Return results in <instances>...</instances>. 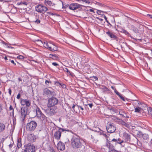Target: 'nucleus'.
Returning <instances> with one entry per match:
<instances>
[{
  "instance_id": "1",
  "label": "nucleus",
  "mask_w": 152,
  "mask_h": 152,
  "mask_svg": "<svg viewBox=\"0 0 152 152\" xmlns=\"http://www.w3.org/2000/svg\"><path fill=\"white\" fill-rule=\"evenodd\" d=\"M72 147L74 148H85V142L77 136H73L71 140Z\"/></svg>"
},
{
  "instance_id": "2",
  "label": "nucleus",
  "mask_w": 152,
  "mask_h": 152,
  "mask_svg": "<svg viewBox=\"0 0 152 152\" xmlns=\"http://www.w3.org/2000/svg\"><path fill=\"white\" fill-rule=\"evenodd\" d=\"M35 116H36L43 124H45L48 121L47 117L42 113L40 109L37 106L35 108Z\"/></svg>"
},
{
  "instance_id": "3",
  "label": "nucleus",
  "mask_w": 152,
  "mask_h": 152,
  "mask_svg": "<svg viewBox=\"0 0 152 152\" xmlns=\"http://www.w3.org/2000/svg\"><path fill=\"white\" fill-rule=\"evenodd\" d=\"M58 130L54 134L55 138L57 140H60L62 133H66V132H72V130L67 129H64L60 127H58Z\"/></svg>"
},
{
  "instance_id": "4",
  "label": "nucleus",
  "mask_w": 152,
  "mask_h": 152,
  "mask_svg": "<svg viewBox=\"0 0 152 152\" xmlns=\"http://www.w3.org/2000/svg\"><path fill=\"white\" fill-rule=\"evenodd\" d=\"M28 109V107H23L21 108L20 119L23 123L24 122L25 118L27 115Z\"/></svg>"
},
{
  "instance_id": "5",
  "label": "nucleus",
  "mask_w": 152,
  "mask_h": 152,
  "mask_svg": "<svg viewBox=\"0 0 152 152\" xmlns=\"http://www.w3.org/2000/svg\"><path fill=\"white\" fill-rule=\"evenodd\" d=\"M37 126L36 122L34 121H32L27 124L26 129L27 131L32 132L35 129Z\"/></svg>"
},
{
  "instance_id": "6",
  "label": "nucleus",
  "mask_w": 152,
  "mask_h": 152,
  "mask_svg": "<svg viewBox=\"0 0 152 152\" xmlns=\"http://www.w3.org/2000/svg\"><path fill=\"white\" fill-rule=\"evenodd\" d=\"M25 152H35V148L34 144L31 143H25L24 145Z\"/></svg>"
},
{
  "instance_id": "7",
  "label": "nucleus",
  "mask_w": 152,
  "mask_h": 152,
  "mask_svg": "<svg viewBox=\"0 0 152 152\" xmlns=\"http://www.w3.org/2000/svg\"><path fill=\"white\" fill-rule=\"evenodd\" d=\"M58 99L52 96L48 99V107H51L55 106L58 103Z\"/></svg>"
},
{
  "instance_id": "8",
  "label": "nucleus",
  "mask_w": 152,
  "mask_h": 152,
  "mask_svg": "<svg viewBox=\"0 0 152 152\" xmlns=\"http://www.w3.org/2000/svg\"><path fill=\"white\" fill-rule=\"evenodd\" d=\"M36 11L39 13H45L47 10L48 8L45 6L41 4H38L35 7Z\"/></svg>"
},
{
  "instance_id": "9",
  "label": "nucleus",
  "mask_w": 152,
  "mask_h": 152,
  "mask_svg": "<svg viewBox=\"0 0 152 152\" xmlns=\"http://www.w3.org/2000/svg\"><path fill=\"white\" fill-rule=\"evenodd\" d=\"M106 129L108 132L111 133L115 132L116 128L113 123L108 122L107 124Z\"/></svg>"
},
{
  "instance_id": "10",
  "label": "nucleus",
  "mask_w": 152,
  "mask_h": 152,
  "mask_svg": "<svg viewBox=\"0 0 152 152\" xmlns=\"http://www.w3.org/2000/svg\"><path fill=\"white\" fill-rule=\"evenodd\" d=\"M82 6L84 7L77 3H72L69 5V8L71 10H74L77 9H82Z\"/></svg>"
},
{
  "instance_id": "11",
  "label": "nucleus",
  "mask_w": 152,
  "mask_h": 152,
  "mask_svg": "<svg viewBox=\"0 0 152 152\" xmlns=\"http://www.w3.org/2000/svg\"><path fill=\"white\" fill-rule=\"evenodd\" d=\"M106 33L108 37H110L111 38L115 40L116 41L118 40V37L117 35L115 34V33L110 31H108L106 32Z\"/></svg>"
},
{
  "instance_id": "12",
  "label": "nucleus",
  "mask_w": 152,
  "mask_h": 152,
  "mask_svg": "<svg viewBox=\"0 0 152 152\" xmlns=\"http://www.w3.org/2000/svg\"><path fill=\"white\" fill-rule=\"evenodd\" d=\"M137 134L138 137L140 138L142 137L144 140H148L149 138V135L148 134H143L141 132H138Z\"/></svg>"
},
{
  "instance_id": "13",
  "label": "nucleus",
  "mask_w": 152,
  "mask_h": 152,
  "mask_svg": "<svg viewBox=\"0 0 152 152\" xmlns=\"http://www.w3.org/2000/svg\"><path fill=\"white\" fill-rule=\"evenodd\" d=\"M20 103L22 105H26L25 107H28L30 105L31 103L29 100L26 99H23L22 98L20 99Z\"/></svg>"
},
{
  "instance_id": "14",
  "label": "nucleus",
  "mask_w": 152,
  "mask_h": 152,
  "mask_svg": "<svg viewBox=\"0 0 152 152\" xmlns=\"http://www.w3.org/2000/svg\"><path fill=\"white\" fill-rule=\"evenodd\" d=\"M111 142L112 141L109 140L107 139L106 146L110 150H111V151H112L115 150V149H114V147L111 143Z\"/></svg>"
},
{
  "instance_id": "15",
  "label": "nucleus",
  "mask_w": 152,
  "mask_h": 152,
  "mask_svg": "<svg viewBox=\"0 0 152 152\" xmlns=\"http://www.w3.org/2000/svg\"><path fill=\"white\" fill-rule=\"evenodd\" d=\"M56 108L55 107H54V109L53 108H50L48 110V113L47 114L49 116H51L55 114L56 112Z\"/></svg>"
},
{
  "instance_id": "16",
  "label": "nucleus",
  "mask_w": 152,
  "mask_h": 152,
  "mask_svg": "<svg viewBox=\"0 0 152 152\" xmlns=\"http://www.w3.org/2000/svg\"><path fill=\"white\" fill-rule=\"evenodd\" d=\"M57 148L61 151H63L65 149V145L61 142L60 141L57 145Z\"/></svg>"
},
{
  "instance_id": "17",
  "label": "nucleus",
  "mask_w": 152,
  "mask_h": 152,
  "mask_svg": "<svg viewBox=\"0 0 152 152\" xmlns=\"http://www.w3.org/2000/svg\"><path fill=\"white\" fill-rule=\"evenodd\" d=\"M36 138L34 134H31L29 135L27 137V139L30 142H34Z\"/></svg>"
},
{
  "instance_id": "18",
  "label": "nucleus",
  "mask_w": 152,
  "mask_h": 152,
  "mask_svg": "<svg viewBox=\"0 0 152 152\" xmlns=\"http://www.w3.org/2000/svg\"><path fill=\"white\" fill-rule=\"evenodd\" d=\"M53 92L49 90L48 88L44 89L43 91V94L44 95H51L53 94Z\"/></svg>"
},
{
  "instance_id": "19",
  "label": "nucleus",
  "mask_w": 152,
  "mask_h": 152,
  "mask_svg": "<svg viewBox=\"0 0 152 152\" xmlns=\"http://www.w3.org/2000/svg\"><path fill=\"white\" fill-rule=\"evenodd\" d=\"M44 46L50 50L52 51H53V49L51 46V43H48L47 42H44Z\"/></svg>"
},
{
  "instance_id": "20",
  "label": "nucleus",
  "mask_w": 152,
  "mask_h": 152,
  "mask_svg": "<svg viewBox=\"0 0 152 152\" xmlns=\"http://www.w3.org/2000/svg\"><path fill=\"white\" fill-rule=\"evenodd\" d=\"M123 137L126 140L129 141H130V136L129 134L126 133V132H125L123 134Z\"/></svg>"
},
{
  "instance_id": "21",
  "label": "nucleus",
  "mask_w": 152,
  "mask_h": 152,
  "mask_svg": "<svg viewBox=\"0 0 152 152\" xmlns=\"http://www.w3.org/2000/svg\"><path fill=\"white\" fill-rule=\"evenodd\" d=\"M49 57L54 60H56L59 58L58 56L56 54H50Z\"/></svg>"
},
{
  "instance_id": "22",
  "label": "nucleus",
  "mask_w": 152,
  "mask_h": 152,
  "mask_svg": "<svg viewBox=\"0 0 152 152\" xmlns=\"http://www.w3.org/2000/svg\"><path fill=\"white\" fill-rule=\"evenodd\" d=\"M118 144H120L121 146H124L125 144H123V143L124 141L123 140H121L120 138L116 139Z\"/></svg>"
},
{
  "instance_id": "23",
  "label": "nucleus",
  "mask_w": 152,
  "mask_h": 152,
  "mask_svg": "<svg viewBox=\"0 0 152 152\" xmlns=\"http://www.w3.org/2000/svg\"><path fill=\"white\" fill-rule=\"evenodd\" d=\"M100 89H102L103 91H109V89L105 86L103 85H100L99 86Z\"/></svg>"
},
{
  "instance_id": "24",
  "label": "nucleus",
  "mask_w": 152,
  "mask_h": 152,
  "mask_svg": "<svg viewBox=\"0 0 152 152\" xmlns=\"http://www.w3.org/2000/svg\"><path fill=\"white\" fill-rule=\"evenodd\" d=\"M131 28L133 31L136 33H139L138 29L133 25L131 26Z\"/></svg>"
},
{
  "instance_id": "25",
  "label": "nucleus",
  "mask_w": 152,
  "mask_h": 152,
  "mask_svg": "<svg viewBox=\"0 0 152 152\" xmlns=\"http://www.w3.org/2000/svg\"><path fill=\"white\" fill-rule=\"evenodd\" d=\"M21 138H18L17 141V146L18 148H20L22 146V143L21 142Z\"/></svg>"
},
{
  "instance_id": "26",
  "label": "nucleus",
  "mask_w": 152,
  "mask_h": 152,
  "mask_svg": "<svg viewBox=\"0 0 152 152\" xmlns=\"http://www.w3.org/2000/svg\"><path fill=\"white\" fill-rule=\"evenodd\" d=\"M5 125L3 123H0V132H3L5 129Z\"/></svg>"
},
{
  "instance_id": "27",
  "label": "nucleus",
  "mask_w": 152,
  "mask_h": 152,
  "mask_svg": "<svg viewBox=\"0 0 152 152\" xmlns=\"http://www.w3.org/2000/svg\"><path fill=\"white\" fill-rule=\"evenodd\" d=\"M45 4L47 5V4L49 6H53V5H55L54 4L52 3V2L50 1H48L47 0H45L44 2Z\"/></svg>"
},
{
  "instance_id": "28",
  "label": "nucleus",
  "mask_w": 152,
  "mask_h": 152,
  "mask_svg": "<svg viewBox=\"0 0 152 152\" xmlns=\"http://www.w3.org/2000/svg\"><path fill=\"white\" fill-rule=\"evenodd\" d=\"M120 122L121 124L125 126H126V127H127V128L129 127V125L128 124L126 123L124 121H123L122 120H120Z\"/></svg>"
},
{
  "instance_id": "29",
  "label": "nucleus",
  "mask_w": 152,
  "mask_h": 152,
  "mask_svg": "<svg viewBox=\"0 0 152 152\" xmlns=\"http://www.w3.org/2000/svg\"><path fill=\"white\" fill-rule=\"evenodd\" d=\"M141 108L139 107H137L135 108L134 110V112L135 113H140L141 111Z\"/></svg>"
},
{
  "instance_id": "30",
  "label": "nucleus",
  "mask_w": 152,
  "mask_h": 152,
  "mask_svg": "<svg viewBox=\"0 0 152 152\" xmlns=\"http://www.w3.org/2000/svg\"><path fill=\"white\" fill-rule=\"evenodd\" d=\"M76 107L78 108L79 110L81 113L83 112L84 108L82 106L77 105H76Z\"/></svg>"
},
{
  "instance_id": "31",
  "label": "nucleus",
  "mask_w": 152,
  "mask_h": 152,
  "mask_svg": "<svg viewBox=\"0 0 152 152\" xmlns=\"http://www.w3.org/2000/svg\"><path fill=\"white\" fill-rule=\"evenodd\" d=\"M118 96H119L120 98L123 101H125L124 97L118 92L116 94Z\"/></svg>"
},
{
  "instance_id": "32",
  "label": "nucleus",
  "mask_w": 152,
  "mask_h": 152,
  "mask_svg": "<svg viewBox=\"0 0 152 152\" xmlns=\"http://www.w3.org/2000/svg\"><path fill=\"white\" fill-rule=\"evenodd\" d=\"M51 46L53 49V51H57L58 50V47L56 46L53 44H51Z\"/></svg>"
},
{
  "instance_id": "33",
  "label": "nucleus",
  "mask_w": 152,
  "mask_h": 152,
  "mask_svg": "<svg viewBox=\"0 0 152 152\" xmlns=\"http://www.w3.org/2000/svg\"><path fill=\"white\" fill-rule=\"evenodd\" d=\"M122 32L126 35H130L129 32L127 31L124 29H123L122 30Z\"/></svg>"
},
{
  "instance_id": "34",
  "label": "nucleus",
  "mask_w": 152,
  "mask_h": 152,
  "mask_svg": "<svg viewBox=\"0 0 152 152\" xmlns=\"http://www.w3.org/2000/svg\"><path fill=\"white\" fill-rule=\"evenodd\" d=\"M52 64L54 66H56L57 68H58L59 65L58 64L56 63V62H53L52 63Z\"/></svg>"
},
{
  "instance_id": "35",
  "label": "nucleus",
  "mask_w": 152,
  "mask_h": 152,
  "mask_svg": "<svg viewBox=\"0 0 152 152\" xmlns=\"http://www.w3.org/2000/svg\"><path fill=\"white\" fill-rule=\"evenodd\" d=\"M64 71L67 72L68 74H71L70 72L68 70L67 68H65L64 69Z\"/></svg>"
},
{
  "instance_id": "36",
  "label": "nucleus",
  "mask_w": 152,
  "mask_h": 152,
  "mask_svg": "<svg viewBox=\"0 0 152 152\" xmlns=\"http://www.w3.org/2000/svg\"><path fill=\"white\" fill-rule=\"evenodd\" d=\"M55 84L57 86H60L59 87H61V83H59L58 81H57L55 82Z\"/></svg>"
},
{
  "instance_id": "37",
  "label": "nucleus",
  "mask_w": 152,
  "mask_h": 152,
  "mask_svg": "<svg viewBox=\"0 0 152 152\" xmlns=\"http://www.w3.org/2000/svg\"><path fill=\"white\" fill-rule=\"evenodd\" d=\"M123 113H125V112H124L123 110H121L119 112L120 115H122L123 116H124Z\"/></svg>"
},
{
  "instance_id": "38",
  "label": "nucleus",
  "mask_w": 152,
  "mask_h": 152,
  "mask_svg": "<svg viewBox=\"0 0 152 152\" xmlns=\"http://www.w3.org/2000/svg\"><path fill=\"white\" fill-rule=\"evenodd\" d=\"M24 58V57L22 55H19L17 57V58L20 59H23Z\"/></svg>"
},
{
  "instance_id": "39",
  "label": "nucleus",
  "mask_w": 152,
  "mask_h": 152,
  "mask_svg": "<svg viewBox=\"0 0 152 152\" xmlns=\"http://www.w3.org/2000/svg\"><path fill=\"white\" fill-rule=\"evenodd\" d=\"M40 21L39 19H37V20L34 21L35 23L39 24L40 23Z\"/></svg>"
},
{
  "instance_id": "40",
  "label": "nucleus",
  "mask_w": 152,
  "mask_h": 152,
  "mask_svg": "<svg viewBox=\"0 0 152 152\" xmlns=\"http://www.w3.org/2000/svg\"><path fill=\"white\" fill-rule=\"evenodd\" d=\"M111 88L112 89L114 90L115 93L116 94L117 92H118V91H117V90L113 86H111Z\"/></svg>"
},
{
  "instance_id": "41",
  "label": "nucleus",
  "mask_w": 152,
  "mask_h": 152,
  "mask_svg": "<svg viewBox=\"0 0 152 152\" xmlns=\"http://www.w3.org/2000/svg\"><path fill=\"white\" fill-rule=\"evenodd\" d=\"M9 110H12V112L13 114V115L14 114V110L13 109L12 106L11 105H10V107H9Z\"/></svg>"
},
{
  "instance_id": "42",
  "label": "nucleus",
  "mask_w": 152,
  "mask_h": 152,
  "mask_svg": "<svg viewBox=\"0 0 152 152\" xmlns=\"http://www.w3.org/2000/svg\"><path fill=\"white\" fill-rule=\"evenodd\" d=\"M112 141L114 142L115 143V145H117V144H118V143L117 142V141L116 139L114 138V139H113L112 140Z\"/></svg>"
},
{
  "instance_id": "43",
  "label": "nucleus",
  "mask_w": 152,
  "mask_h": 152,
  "mask_svg": "<svg viewBox=\"0 0 152 152\" xmlns=\"http://www.w3.org/2000/svg\"><path fill=\"white\" fill-rule=\"evenodd\" d=\"M12 0H0L1 2H9L12 1Z\"/></svg>"
},
{
  "instance_id": "44",
  "label": "nucleus",
  "mask_w": 152,
  "mask_h": 152,
  "mask_svg": "<svg viewBox=\"0 0 152 152\" xmlns=\"http://www.w3.org/2000/svg\"><path fill=\"white\" fill-rule=\"evenodd\" d=\"M19 4H23L25 5H26L27 4V2H20Z\"/></svg>"
},
{
  "instance_id": "45",
  "label": "nucleus",
  "mask_w": 152,
  "mask_h": 152,
  "mask_svg": "<svg viewBox=\"0 0 152 152\" xmlns=\"http://www.w3.org/2000/svg\"><path fill=\"white\" fill-rule=\"evenodd\" d=\"M61 86L63 88H66V85L64 84L61 83Z\"/></svg>"
},
{
  "instance_id": "46",
  "label": "nucleus",
  "mask_w": 152,
  "mask_h": 152,
  "mask_svg": "<svg viewBox=\"0 0 152 152\" xmlns=\"http://www.w3.org/2000/svg\"><path fill=\"white\" fill-rule=\"evenodd\" d=\"M82 1L85 2L86 3L89 4L90 3V2L89 0H82Z\"/></svg>"
},
{
  "instance_id": "47",
  "label": "nucleus",
  "mask_w": 152,
  "mask_h": 152,
  "mask_svg": "<svg viewBox=\"0 0 152 152\" xmlns=\"http://www.w3.org/2000/svg\"><path fill=\"white\" fill-rule=\"evenodd\" d=\"M92 78L93 79V80H94L96 81L98 80V78L97 77L93 76L92 77Z\"/></svg>"
},
{
  "instance_id": "48",
  "label": "nucleus",
  "mask_w": 152,
  "mask_h": 152,
  "mask_svg": "<svg viewBox=\"0 0 152 152\" xmlns=\"http://www.w3.org/2000/svg\"><path fill=\"white\" fill-rule=\"evenodd\" d=\"M45 83L46 85L47 86H49L50 84V82L48 80H46L45 81Z\"/></svg>"
},
{
  "instance_id": "49",
  "label": "nucleus",
  "mask_w": 152,
  "mask_h": 152,
  "mask_svg": "<svg viewBox=\"0 0 152 152\" xmlns=\"http://www.w3.org/2000/svg\"><path fill=\"white\" fill-rule=\"evenodd\" d=\"M8 92L9 94L10 95H11V94L12 93V90L11 89V88H9L8 89Z\"/></svg>"
},
{
  "instance_id": "50",
  "label": "nucleus",
  "mask_w": 152,
  "mask_h": 152,
  "mask_svg": "<svg viewBox=\"0 0 152 152\" xmlns=\"http://www.w3.org/2000/svg\"><path fill=\"white\" fill-rule=\"evenodd\" d=\"M62 4H63V8H66L67 7H68V6L69 7V6L68 4H66L65 6H64V4H63V2H62Z\"/></svg>"
},
{
  "instance_id": "51",
  "label": "nucleus",
  "mask_w": 152,
  "mask_h": 152,
  "mask_svg": "<svg viewBox=\"0 0 152 152\" xmlns=\"http://www.w3.org/2000/svg\"><path fill=\"white\" fill-rule=\"evenodd\" d=\"M133 140L134 141V142H137L138 141V140L137 138L136 137H134L133 139Z\"/></svg>"
},
{
  "instance_id": "52",
  "label": "nucleus",
  "mask_w": 152,
  "mask_h": 152,
  "mask_svg": "<svg viewBox=\"0 0 152 152\" xmlns=\"http://www.w3.org/2000/svg\"><path fill=\"white\" fill-rule=\"evenodd\" d=\"M20 93H19L18 94L16 98L18 99H19L20 98Z\"/></svg>"
},
{
  "instance_id": "53",
  "label": "nucleus",
  "mask_w": 152,
  "mask_h": 152,
  "mask_svg": "<svg viewBox=\"0 0 152 152\" xmlns=\"http://www.w3.org/2000/svg\"><path fill=\"white\" fill-rule=\"evenodd\" d=\"M96 4L99 5L101 6H103L104 5L98 2H96Z\"/></svg>"
},
{
  "instance_id": "54",
  "label": "nucleus",
  "mask_w": 152,
  "mask_h": 152,
  "mask_svg": "<svg viewBox=\"0 0 152 152\" xmlns=\"http://www.w3.org/2000/svg\"><path fill=\"white\" fill-rule=\"evenodd\" d=\"M96 4L99 5L101 6H103L104 5L98 2H96Z\"/></svg>"
},
{
  "instance_id": "55",
  "label": "nucleus",
  "mask_w": 152,
  "mask_h": 152,
  "mask_svg": "<svg viewBox=\"0 0 152 152\" xmlns=\"http://www.w3.org/2000/svg\"><path fill=\"white\" fill-rule=\"evenodd\" d=\"M75 106L76 107V106H75V105L74 104H73V105L72 107V109L73 110V111H75Z\"/></svg>"
},
{
  "instance_id": "56",
  "label": "nucleus",
  "mask_w": 152,
  "mask_h": 152,
  "mask_svg": "<svg viewBox=\"0 0 152 152\" xmlns=\"http://www.w3.org/2000/svg\"><path fill=\"white\" fill-rule=\"evenodd\" d=\"M88 105H89L91 108H92V106H93V104L92 103L88 104Z\"/></svg>"
},
{
  "instance_id": "57",
  "label": "nucleus",
  "mask_w": 152,
  "mask_h": 152,
  "mask_svg": "<svg viewBox=\"0 0 152 152\" xmlns=\"http://www.w3.org/2000/svg\"><path fill=\"white\" fill-rule=\"evenodd\" d=\"M101 11L99 10H97V13L98 14H100L101 13Z\"/></svg>"
},
{
  "instance_id": "58",
  "label": "nucleus",
  "mask_w": 152,
  "mask_h": 152,
  "mask_svg": "<svg viewBox=\"0 0 152 152\" xmlns=\"http://www.w3.org/2000/svg\"><path fill=\"white\" fill-rule=\"evenodd\" d=\"M9 147L10 148H12V146H13V144H10L9 145Z\"/></svg>"
},
{
  "instance_id": "59",
  "label": "nucleus",
  "mask_w": 152,
  "mask_h": 152,
  "mask_svg": "<svg viewBox=\"0 0 152 152\" xmlns=\"http://www.w3.org/2000/svg\"><path fill=\"white\" fill-rule=\"evenodd\" d=\"M2 106L0 104V112H1L2 110Z\"/></svg>"
},
{
  "instance_id": "60",
  "label": "nucleus",
  "mask_w": 152,
  "mask_h": 152,
  "mask_svg": "<svg viewBox=\"0 0 152 152\" xmlns=\"http://www.w3.org/2000/svg\"><path fill=\"white\" fill-rule=\"evenodd\" d=\"M11 63H12L14 64L15 65H16V64L15 63V62H14V61L13 60H11Z\"/></svg>"
},
{
  "instance_id": "61",
  "label": "nucleus",
  "mask_w": 152,
  "mask_h": 152,
  "mask_svg": "<svg viewBox=\"0 0 152 152\" xmlns=\"http://www.w3.org/2000/svg\"><path fill=\"white\" fill-rule=\"evenodd\" d=\"M104 18L105 19L106 21L107 22H108V20H107V18L105 16H104Z\"/></svg>"
},
{
  "instance_id": "62",
  "label": "nucleus",
  "mask_w": 152,
  "mask_h": 152,
  "mask_svg": "<svg viewBox=\"0 0 152 152\" xmlns=\"http://www.w3.org/2000/svg\"><path fill=\"white\" fill-rule=\"evenodd\" d=\"M112 152H120V151L116 150L115 149Z\"/></svg>"
},
{
  "instance_id": "63",
  "label": "nucleus",
  "mask_w": 152,
  "mask_h": 152,
  "mask_svg": "<svg viewBox=\"0 0 152 152\" xmlns=\"http://www.w3.org/2000/svg\"><path fill=\"white\" fill-rule=\"evenodd\" d=\"M147 16H149L150 17L151 19H152V15H150V14H148L147 15Z\"/></svg>"
},
{
  "instance_id": "64",
  "label": "nucleus",
  "mask_w": 152,
  "mask_h": 152,
  "mask_svg": "<svg viewBox=\"0 0 152 152\" xmlns=\"http://www.w3.org/2000/svg\"><path fill=\"white\" fill-rule=\"evenodd\" d=\"M89 10L90 12H94V11L92 9H90Z\"/></svg>"
}]
</instances>
